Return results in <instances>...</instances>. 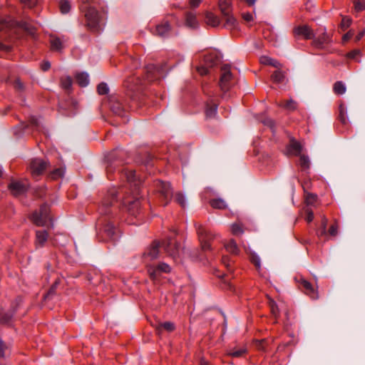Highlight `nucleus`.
<instances>
[{
    "mask_svg": "<svg viewBox=\"0 0 365 365\" xmlns=\"http://www.w3.org/2000/svg\"><path fill=\"white\" fill-rule=\"evenodd\" d=\"M298 282L299 288L307 295L309 296L312 299H315L318 298L317 292L315 290L313 285L308 281H307L302 277L296 278Z\"/></svg>",
    "mask_w": 365,
    "mask_h": 365,
    "instance_id": "obj_8",
    "label": "nucleus"
},
{
    "mask_svg": "<svg viewBox=\"0 0 365 365\" xmlns=\"http://www.w3.org/2000/svg\"><path fill=\"white\" fill-rule=\"evenodd\" d=\"M111 108L113 110V112L118 115H120L122 113L123 109L121 105L119 103L117 104L116 107L112 106Z\"/></svg>",
    "mask_w": 365,
    "mask_h": 365,
    "instance_id": "obj_60",
    "label": "nucleus"
},
{
    "mask_svg": "<svg viewBox=\"0 0 365 365\" xmlns=\"http://www.w3.org/2000/svg\"><path fill=\"white\" fill-rule=\"evenodd\" d=\"M175 328V324L173 322H165L163 323H160L156 327V329L158 332H160L162 329H164L165 330L170 332L174 331Z\"/></svg>",
    "mask_w": 365,
    "mask_h": 365,
    "instance_id": "obj_35",
    "label": "nucleus"
},
{
    "mask_svg": "<svg viewBox=\"0 0 365 365\" xmlns=\"http://www.w3.org/2000/svg\"><path fill=\"white\" fill-rule=\"evenodd\" d=\"M305 212L307 214L306 220L308 222H311L314 220V212H313V211L311 209H309V208H307V209H305Z\"/></svg>",
    "mask_w": 365,
    "mask_h": 365,
    "instance_id": "obj_56",
    "label": "nucleus"
},
{
    "mask_svg": "<svg viewBox=\"0 0 365 365\" xmlns=\"http://www.w3.org/2000/svg\"><path fill=\"white\" fill-rule=\"evenodd\" d=\"M305 202L307 205H314L317 200V196L314 194L305 192Z\"/></svg>",
    "mask_w": 365,
    "mask_h": 365,
    "instance_id": "obj_44",
    "label": "nucleus"
},
{
    "mask_svg": "<svg viewBox=\"0 0 365 365\" xmlns=\"http://www.w3.org/2000/svg\"><path fill=\"white\" fill-rule=\"evenodd\" d=\"M265 343H266V341L264 339L256 340L255 341V346L259 350H264V344Z\"/></svg>",
    "mask_w": 365,
    "mask_h": 365,
    "instance_id": "obj_57",
    "label": "nucleus"
},
{
    "mask_svg": "<svg viewBox=\"0 0 365 365\" xmlns=\"http://www.w3.org/2000/svg\"><path fill=\"white\" fill-rule=\"evenodd\" d=\"M9 189L14 195L18 196L26 191L27 184L21 181H11L9 185Z\"/></svg>",
    "mask_w": 365,
    "mask_h": 365,
    "instance_id": "obj_15",
    "label": "nucleus"
},
{
    "mask_svg": "<svg viewBox=\"0 0 365 365\" xmlns=\"http://www.w3.org/2000/svg\"><path fill=\"white\" fill-rule=\"evenodd\" d=\"M10 25V22L9 21L2 19L0 21V30H3L5 28L9 27Z\"/></svg>",
    "mask_w": 365,
    "mask_h": 365,
    "instance_id": "obj_64",
    "label": "nucleus"
},
{
    "mask_svg": "<svg viewBox=\"0 0 365 365\" xmlns=\"http://www.w3.org/2000/svg\"><path fill=\"white\" fill-rule=\"evenodd\" d=\"M354 11L356 12H360L365 10V2H361L359 0L354 1Z\"/></svg>",
    "mask_w": 365,
    "mask_h": 365,
    "instance_id": "obj_52",
    "label": "nucleus"
},
{
    "mask_svg": "<svg viewBox=\"0 0 365 365\" xmlns=\"http://www.w3.org/2000/svg\"><path fill=\"white\" fill-rule=\"evenodd\" d=\"M160 242L154 241L153 244L148 247L143 255V259L145 263L152 261L159 256Z\"/></svg>",
    "mask_w": 365,
    "mask_h": 365,
    "instance_id": "obj_11",
    "label": "nucleus"
},
{
    "mask_svg": "<svg viewBox=\"0 0 365 365\" xmlns=\"http://www.w3.org/2000/svg\"><path fill=\"white\" fill-rule=\"evenodd\" d=\"M123 203L128 207V211L131 215H137L140 212V202L138 197H134L133 200L126 197Z\"/></svg>",
    "mask_w": 365,
    "mask_h": 365,
    "instance_id": "obj_12",
    "label": "nucleus"
},
{
    "mask_svg": "<svg viewBox=\"0 0 365 365\" xmlns=\"http://www.w3.org/2000/svg\"><path fill=\"white\" fill-rule=\"evenodd\" d=\"M217 106L215 103H212L210 106L209 104H207V108H206V111H205L206 115L207 117L214 116L217 113Z\"/></svg>",
    "mask_w": 365,
    "mask_h": 365,
    "instance_id": "obj_47",
    "label": "nucleus"
},
{
    "mask_svg": "<svg viewBox=\"0 0 365 365\" xmlns=\"http://www.w3.org/2000/svg\"><path fill=\"white\" fill-rule=\"evenodd\" d=\"M155 266L157 267V269L162 273H170L171 271L170 267L164 262L158 263V264H155Z\"/></svg>",
    "mask_w": 365,
    "mask_h": 365,
    "instance_id": "obj_48",
    "label": "nucleus"
},
{
    "mask_svg": "<svg viewBox=\"0 0 365 365\" xmlns=\"http://www.w3.org/2000/svg\"><path fill=\"white\" fill-rule=\"evenodd\" d=\"M72 83V78L69 76L62 77L61 79V86L66 90H69L71 88Z\"/></svg>",
    "mask_w": 365,
    "mask_h": 365,
    "instance_id": "obj_46",
    "label": "nucleus"
},
{
    "mask_svg": "<svg viewBox=\"0 0 365 365\" xmlns=\"http://www.w3.org/2000/svg\"><path fill=\"white\" fill-rule=\"evenodd\" d=\"M175 233H173L172 236L163 242V246L165 252L173 258L179 255L180 251V245L174 237Z\"/></svg>",
    "mask_w": 365,
    "mask_h": 365,
    "instance_id": "obj_4",
    "label": "nucleus"
},
{
    "mask_svg": "<svg viewBox=\"0 0 365 365\" xmlns=\"http://www.w3.org/2000/svg\"><path fill=\"white\" fill-rule=\"evenodd\" d=\"M250 259L251 262L255 266L259 272L261 270V264L259 257L255 252H251L250 255Z\"/></svg>",
    "mask_w": 365,
    "mask_h": 365,
    "instance_id": "obj_39",
    "label": "nucleus"
},
{
    "mask_svg": "<svg viewBox=\"0 0 365 365\" xmlns=\"http://www.w3.org/2000/svg\"><path fill=\"white\" fill-rule=\"evenodd\" d=\"M21 26L24 30H25L31 35H34L36 30V27L34 25H32L26 21L21 22Z\"/></svg>",
    "mask_w": 365,
    "mask_h": 365,
    "instance_id": "obj_42",
    "label": "nucleus"
},
{
    "mask_svg": "<svg viewBox=\"0 0 365 365\" xmlns=\"http://www.w3.org/2000/svg\"><path fill=\"white\" fill-rule=\"evenodd\" d=\"M321 34L317 37H314L313 43L317 47H322L324 44H328L331 41V36L326 32L325 28L321 29Z\"/></svg>",
    "mask_w": 365,
    "mask_h": 365,
    "instance_id": "obj_13",
    "label": "nucleus"
},
{
    "mask_svg": "<svg viewBox=\"0 0 365 365\" xmlns=\"http://www.w3.org/2000/svg\"><path fill=\"white\" fill-rule=\"evenodd\" d=\"M327 222H328V219L325 216H323L322 217L321 226L316 232L317 237L320 239L321 238L326 239L327 237Z\"/></svg>",
    "mask_w": 365,
    "mask_h": 365,
    "instance_id": "obj_22",
    "label": "nucleus"
},
{
    "mask_svg": "<svg viewBox=\"0 0 365 365\" xmlns=\"http://www.w3.org/2000/svg\"><path fill=\"white\" fill-rule=\"evenodd\" d=\"M242 19L247 22H250L253 20L252 14L250 13H243L242 14Z\"/></svg>",
    "mask_w": 365,
    "mask_h": 365,
    "instance_id": "obj_61",
    "label": "nucleus"
},
{
    "mask_svg": "<svg viewBox=\"0 0 365 365\" xmlns=\"http://www.w3.org/2000/svg\"><path fill=\"white\" fill-rule=\"evenodd\" d=\"M204 61L207 66L212 67L217 63L218 57L215 53H210L205 56Z\"/></svg>",
    "mask_w": 365,
    "mask_h": 365,
    "instance_id": "obj_32",
    "label": "nucleus"
},
{
    "mask_svg": "<svg viewBox=\"0 0 365 365\" xmlns=\"http://www.w3.org/2000/svg\"><path fill=\"white\" fill-rule=\"evenodd\" d=\"M121 175L126 178L128 182L133 183L135 186H138L139 185L140 180L137 179L135 172L134 170L125 168L122 170Z\"/></svg>",
    "mask_w": 365,
    "mask_h": 365,
    "instance_id": "obj_20",
    "label": "nucleus"
},
{
    "mask_svg": "<svg viewBox=\"0 0 365 365\" xmlns=\"http://www.w3.org/2000/svg\"><path fill=\"white\" fill-rule=\"evenodd\" d=\"M83 5L81 9L85 12L86 26L93 32H98L101 29V26L105 23L106 14L103 11H98L94 7L86 4L90 3V0H81Z\"/></svg>",
    "mask_w": 365,
    "mask_h": 365,
    "instance_id": "obj_1",
    "label": "nucleus"
},
{
    "mask_svg": "<svg viewBox=\"0 0 365 365\" xmlns=\"http://www.w3.org/2000/svg\"><path fill=\"white\" fill-rule=\"evenodd\" d=\"M155 191L159 194V197L163 206L167 205L173 197V191L168 182L161 180L154 182Z\"/></svg>",
    "mask_w": 365,
    "mask_h": 365,
    "instance_id": "obj_3",
    "label": "nucleus"
},
{
    "mask_svg": "<svg viewBox=\"0 0 365 365\" xmlns=\"http://www.w3.org/2000/svg\"><path fill=\"white\" fill-rule=\"evenodd\" d=\"M59 9H60V11L63 14L68 13L71 10L70 2L66 0H61L59 2Z\"/></svg>",
    "mask_w": 365,
    "mask_h": 365,
    "instance_id": "obj_41",
    "label": "nucleus"
},
{
    "mask_svg": "<svg viewBox=\"0 0 365 365\" xmlns=\"http://www.w3.org/2000/svg\"><path fill=\"white\" fill-rule=\"evenodd\" d=\"M293 34L295 38H302L306 40L312 39L314 37L313 30L307 24L294 27Z\"/></svg>",
    "mask_w": 365,
    "mask_h": 365,
    "instance_id": "obj_10",
    "label": "nucleus"
},
{
    "mask_svg": "<svg viewBox=\"0 0 365 365\" xmlns=\"http://www.w3.org/2000/svg\"><path fill=\"white\" fill-rule=\"evenodd\" d=\"M260 62L262 64L270 65V66H272L273 67H275L277 68L281 67V64L277 61H276L273 58H269L267 56L261 57Z\"/></svg>",
    "mask_w": 365,
    "mask_h": 365,
    "instance_id": "obj_33",
    "label": "nucleus"
},
{
    "mask_svg": "<svg viewBox=\"0 0 365 365\" xmlns=\"http://www.w3.org/2000/svg\"><path fill=\"white\" fill-rule=\"evenodd\" d=\"M287 152L293 155L298 156L301 155L302 151V145L301 143L294 140V138L291 139L289 145H287Z\"/></svg>",
    "mask_w": 365,
    "mask_h": 365,
    "instance_id": "obj_19",
    "label": "nucleus"
},
{
    "mask_svg": "<svg viewBox=\"0 0 365 365\" xmlns=\"http://www.w3.org/2000/svg\"><path fill=\"white\" fill-rule=\"evenodd\" d=\"M117 194L118 192L115 188H113L108 192L107 195L103 198L101 202V205L100 207L101 213L104 215L108 213L107 211L108 207L117 202Z\"/></svg>",
    "mask_w": 365,
    "mask_h": 365,
    "instance_id": "obj_9",
    "label": "nucleus"
},
{
    "mask_svg": "<svg viewBox=\"0 0 365 365\" xmlns=\"http://www.w3.org/2000/svg\"><path fill=\"white\" fill-rule=\"evenodd\" d=\"M219 8L222 15H228L232 12L231 2L230 0H220Z\"/></svg>",
    "mask_w": 365,
    "mask_h": 365,
    "instance_id": "obj_25",
    "label": "nucleus"
},
{
    "mask_svg": "<svg viewBox=\"0 0 365 365\" xmlns=\"http://www.w3.org/2000/svg\"><path fill=\"white\" fill-rule=\"evenodd\" d=\"M145 80L149 82L158 80L161 76V71L153 64L148 65L145 68Z\"/></svg>",
    "mask_w": 365,
    "mask_h": 365,
    "instance_id": "obj_16",
    "label": "nucleus"
},
{
    "mask_svg": "<svg viewBox=\"0 0 365 365\" xmlns=\"http://www.w3.org/2000/svg\"><path fill=\"white\" fill-rule=\"evenodd\" d=\"M224 247L227 252L233 255H237L240 252L237 243L234 240H230L227 243H225Z\"/></svg>",
    "mask_w": 365,
    "mask_h": 365,
    "instance_id": "obj_28",
    "label": "nucleus"
},
{
    "mask_svg": "<svg viewBox=\"0 0 365 365\" xmlns=\"http://www.w3.org/2000/svg\"><path fill=\"white\" fill-rule=\"evenodd\" d=\"M339 120L343 125H346L348 123L346 108L343 104L339 106Z\"/></svg>",
    "mask_w": 365,
    "mask_h": 365,
    "instance_id": "obj_31",
    "label": "nucleus"
},
{
    "mask_svg": "<svg viewBox=\"0 0 365 365\" xmlns=\"http://www.w3.org/2000/svg\"><path fill=\"white\" fill-rule=\"evenodd\" d=\"M147 271L150 278L153 282L158 281L162 275V273L157 269L155 264L147 265Z\"/></svg>",
    "mask_w": 365,
    "mask_h": 365,
    "instance_id": "obj_21",
    "label": "nucleus"
},
{
    "mask_svg": "<svg viewBox=\"0 0 365 365\" xmlns=\"http://www.w3.org/2000/svg\"><path fill=\"white\" fill-rule=\"evenodd\" d=\"M7 349H8V347L1 341H0V357L1 358H4L5 351Z\"/></svg>",
    "mask_w": 365,
    "mask_h": 365,
    "instance_id": "obj_59",
    "label": "nucleus"
},
{
    "mask_svg": "<svg viewBox=\"0 0 365 365\" xmlns=\"http://www.w3.org/2000/svg\"><path fill=\"white\" fill-rule=\"evenodd\" d=\"M77 83L81 87H86L89 82L88 75L86 73H77L75 76Z\"/></svg>",
    "mask_w": 365,
    "mask_h": 365,
    "instance_id": "obj_27",
    "label": "nucleus"
},
{
    "mask_svg": "<svg viewBox=\"0 0 365 365\" xmlns=\"http://www.w3.org/2000/svg\"><path fill=\"white\" fill-rule=\"evenodd\" d=\"M104 231L110 237L113 238L115 233V227L113 224L108 223L104 227Z\"/></svg>",
    "mask_w": 365,
    "mask_h": 365,
    "instance_id": "obj_49",
    "label": "nucleus"
},
{
    "mask_svg": "<svg viewBox=\"0 0 365 365\" xmlns=\"http://www.w3.org/2000/svg\"><path fill=\"white\" fill-rule=\"evenodd\" d=\"M232 75L230 71V66L225 64L221 67V75L220 79V87L222 91H227L230 89Z\"/></svg>",
    "mask_w": 365,
    "mask_h": 365,
    "instance_id": "obj_5",
    "label": "nucleus"
},
{
    "mask_svg": "<svg viewBox=\"0 0 365 365\" xmlns=\"http://www.w3.org/2000/svg\"><path fill=\"white\" fill-rule=\"evenodd\" d=\"M48 238V233L46 230H38L36 231L35 246L36 248L43 247Z\"/></svg>",
    "mask_w": 365,
    "mask_h": 365,
    "instance_id": "obj_17",
    "label": "nucleus"
},
{
    "mask_svg": "<svg viewBox=\"0 0 365 365\" xmlns=\"http://www.w3.org/2000/svg\"><path fill=\"white\" fill-rule=\"evenodd\" d=\"M14 87L19 91H21L24 88L23 83L19 79L15 81Z\"/></svg>",
    "mask_w": 365,
    "mask_h": 365,
    "instance_id": "obj_63",
    "label": "nucleus"
},
{
    "mask_svg": "<svg viewBox=\"0 0 365 365\" xmlns=\"http://www.w3.org/2000/svg\"><path fill=\"white\" fill-rule=\"evenodd\" d=\"M231 232L234 235H240L243 234L242 225L239 222L233 223L231 226Z\"/></svg>",
    "mask_w": 365,
    "mask_h": 365,
    "instance_id": "obj_43",
    "label": "nucleus"
},
{
    "mask_svg": "<svg viewBox=\"0 0 365 365\" xmlns=\"http://www.w3.org/2000/svg\"><path fill=\"white\" fill-rule=\"evenodd\" d=\"M351 24V19L349 17H344L341 20L340 26L343 31L347 29Z\"/></svg>",
    "mask_w": 365,
    "mask_h": 365,
    "instance_id": "obj_54",
    "label": "nucleus"
},
{
    "mask_svg": "<svg viewBox=\"0 0 365 365\" xmlns=\"http://www.w3.org/2000/svg\"><path fill=\"white\" fill-rule=\"evenodd\" d=\"M208 67H209V66H207V65H206L205 66H199V67H197V72H198L201 76L207 75V74L208 73V72H209Z\"/></svg>",
    "mask_w": 365,
    "mask_h": 365,
    "instance_id": "obj_58",
    "label": "nucleus"
},
{
    "mask_svg": "<svg viewBox=\"0 0 365 365\" xmlns=\"http://www.w3.org/2000/svg\"><path fill=\"white\" fill-rule=\"evenodd\" d=\"M30 220L37 226H45L47 222L51 220L49 205L43 204L38 210H36L31 215Z\"/></svg>",
    "mask_w": 365,
    "mask_h": 365,
    "instance_id": "obj_2",
    "label": "nucleus"
},
{
    "mask_svg": "<svg viewBox=\"0 0 365 365\" xmlns=\"http://www.w3.org/2000/svg\"><path fill=\"white\" fill-rule=\"evenodd\" d=\"M247 353V349L245 347L242 348H234L231 349L228 354L232 357H241Z\"/></svg>",
    "mask_w": 365,
    "mask_h": 365,
    "instance_id": "obj_37",
    "label": "nucleus"
},
{
    "mask_svg": "<svg viewBox=\"0 0 365 365\" xmlns=\"http://www.w3.org/2000/svg\"><path fill=\"white\" fill-rule=\"evenodd\" d=\"M339 225L337 221H334L329 227L327 232V237L330 236L332 237H335L339 232Z\"/></svg>",
    "mask_w": 365,
    "mask_h": 365,
    "instance_id": "obj_36",
    "label": "nucleus"
},
{
    "mask_svg": "<svg viewBox=\"0 0 365 365\" xmlns=\"http://www.w3.org/2000/svg\"><path fill=\"white\" fill-rule=\"evenodd\" d=\"M212 207L215 209H225L227 207L225 202L220 198L212 199L210 201Z\"/></svg>",
    "mask_w": 365,
    "mask_h": 365,
    "instance_id": "obj_34",
    "label": "nucleus"
},
{
    "mask_svg": "<svg viewBox=\"0 0 365 365\" xmlns=\"http://www.w3.org/2000/svg\"><path fill=\"white\" fill-rule=\"evenodd\" d=\"M334 92L337 95H342L346 92V86L341 81H336L333 86Z\"/></svg>",
    "mask_w": 365,
    "mask_h": 365,
    "instance_id": "obj_38",
    "label": "nucleus"
},
{
    "mask_svg": "<svg viewBox=\"0 0 365 365\" xmlns=\"http://www.w3.org/2000/svg\"><path fill=\"white\" fill-rule=\"evenodd\" d=\"M279 106L283 107L289 110H294L297 109V103L292 99L282 101Z\"/></svg>",
    "mask_w": 365,
    "mask_h": 365,
    "instance_id": "obj_30",
    "label": "nucleus"
},
{
    "mask_svg": "<svg viewBox=\"0 0 365 365\" xmlns=\"http://www.w3.org/2000/svg\"><path fill=\"white\" fill-rule=\"evenodd\" d=\"M225 20L224 27L228 29H234L237 26L236 19L230 13L228 15H222Z\"/></svg>",
    "mask_w": 365,
    "mask_h": 365,
    "instance_id": "obj_23",
    "label": "nucleus"
},
{
    "mask_svg": "<svg viewBox=\"0 0 365 365\" xmlns=\"http://www.w3.org/2000/svg\"><path fill=\"white\" fill-rule=\"evenodd\" d=\"M152 32L154 35L158 36H167L170 32L169 20H163L160 24L156 25Z\"/></svg>",
    "mask_w": 365,
    "mask_h": 365,
    "instance_id": "obj_14",
    "label": "nucleus"
},
{
    "mask_svg": "<svg viewBox=\"0 0 365 365\" xmlns=\"http://www.w3.org/2000/svg\"><path fill=\"white\" fill-rule=\"evenodd\" d=\"M197 234L202 250L204 251L209 250L211 247V241L214 239V235L201 225L197 227Z\"/></svg>",
    "mask_w": 365,
    "mask_h": 365,
    "instance_id": "obj_6",
    "label": "nucleus"
},
{
    "mask_svg": "<svg viewBox=\"0 0 365 365\" xmlns=\"http://www.w3.org/2000/svg\"><path fill=\"white\" fill-rule=\"evenodd\" d=\"M284 78V73L280 70L275 71L272 75V80L275 83H282Z\"/></svg>",
    "mask_w": 365,
    "mask_h": 365,
    "instance_id": "obj_40",
    "label": "nucleus"
},
{
    "mask_svg": "<svg viewBox=\"0 0 365 365\" xmlns=\"http://www.w3.org/2000/svg\"><path fill=\"white\" fill-rule=\"evenodd\" d=\"M175 200L182 207L185 205V200L183 195L180 192H177L175 195Z\"/></svg>",
    "mask_w": 365,
    "mask_h": 365,
    "instance_id": "obj_55",
    "label": "nucleus"
},
{
    "mask_svg": "<svg viewBox=\"0 0 365 365\" xmlns=\"http://www.w3.org/2000/svg\"><path fill=\"white\" fill-rule=\"evenodd\" d=\"M39 0H20V2L26 7L33 8L37 5Z\"/></svg>",
    "mask_w": 365,
    "mask_h": 365,
    "instance_id": "obj_53",
    "label": "nucleus"
},
{
    "mask_svg": "<svg viewBox=\"0 0 365 365\" xmlns=\"http://www.w3.org/2000/svg\"><path fill=\"white\" fill-rule=\"evenodd\" d=\"M48 167V162L40 158H35L31 161L30 170L32 176L36 178L42 175Z\"/></svg>",
    "mask_w": 365,
    "mask_h": 365,
    "instance_id": "obj_7",
    "label": "nucleus"
},
{
    "mask_svg": "<svg viewBox=\"0 0 365 365\" xmlns=\"http://www.w3.org/2000/svg\"><path fill=\"white\" fill-rule=\"evenodd\" d=\"M63 174H64V170L62 168H57V169H55L54 170H53L50 174V177L52 179L55 180V179L62 177L63 175Z\"/></svg>",
    "mask_w": 365,
    "mask_h": 365,
    "instance_id": "obj_50",
    "label": "nucleus"
},
{
    "mask_svg": "<svg viewBox=\"0 0 365 365\" xmlns=\"http://www.w3.org/2000/svg\"><path fill=\"white\" fill-rule=\"evenodd\" d=\"M109 88L106 83H101L97 87V91L100 95H105L108 93Z\"/></svg>",
    "mask_w": 365,
    "mask_h": 365,
    "instance_id": "obj_51",
    "label": "nucleus"
},
{
    "mask_svg": "<svg viewBox=\"0 0 365 365\" xmlns=\"http://www.w3.org/2000/svg\"><path fill=\"white\" fill-rule=\"evenodd\" d=\"M360 54L359 50H354L347 53V57L349 58H355Z\"/></svg>",
    "mask_w": 365,
    "mask_h": 365,
    "instance_id": "obj_62",
    "label": "nucleus"
},
{
    "mask_svg": "<svg viewBox=\"0 0 365 365\" xmlns=\"http://www.w3.org/2000/svg\"><path fill=\"white\" fill-rule=\"evenodd\" d=\"M205 22L207 25L212 27L217 26L220 24L219 18L211 12H207L205 14Z\"/></svg>",
    "mask_w": 365,
    "mask_h": 365,
    "instance_id": "obj_24",
    "label": "nucleus"
},
{
    "mask_svg": "<svg viewBox=\"0 0 365 365\" xmlns=\"http://www.w3.org/2000/svg\"><path fill=\"white\" fill-rule=\"evenodd\" d=\"M143 83V80L134 76H128L124 81V86L130 91L138 89V86Z\"/></svg>",
    "mask_w": 365,
    "mask_h": 365,
    "instance_id": "obj_18",
    "label": "nucleus"
},
{
    "mask_svg": "<svg viewBox=\"0 0 365 365\" xmlns=\"http://www.w3.org/2000/svg\"><path fill=\"white\" fill-rule=\"evenodd\" d=\"M185 24L189 27L196 28L198 25V22L196 19L195 14L192 12H187L185 16Z\"/></svg>",
    "mask_w": 365,
    "mask_h": 365,
    "instance_id": "obj_26",
    "label": "nucleus"
},
{
    "mask_svg": "<svg viewBox=\"0 0 365 365\" xmlns=\"http://www.w3.org/2000/svg\"><path fill=\"white\" fill-rule=\"evenodd\" d=\"M299 163L300 167L304 170L308 169L309 168V159L305 155H299Z\"/></svg>",
    "mask_w": 365,
    "mask_h": 365,
    "instance_id": "obj_45",
    "label": "nucleus"
},
{
    "mask_svg": "<svg viewBox=\"0 0 365 365\" xmlns=\"http://www.w3.org/2000/svg\"><path fill=\"white\" fill-rule=\"evenodd\" d=\"M50 43L51 48L53 51H60L63 48V42L56 36H51Z\"/></svg>",
    "mask_w": 365,
    "mask_h": 365,
    "instance_id": "obj_29",
    "label": "nucleus"
}]
</instances>
